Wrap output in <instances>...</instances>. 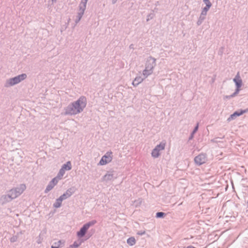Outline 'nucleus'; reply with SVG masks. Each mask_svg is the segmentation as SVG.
Segmentation results:
<instances>
[{"label":"nucleus","instance_id":"obj_1","mask_svg":"<svg viewBox=\"0 0 248 248\" xmlns=\"http://www.w3.org/2000/svg\"><path fill=\"white\" fill-rule=\"evenodd\" d=\"M87 105V99L84 96H80L77 100L70 103L65 107L64 115H76L82 112Z\"/></svg>","mask_w":248,"mask_h":248},{"label":"nucleus","instance_id":"obj_2","mask_svg":"<svg viewBox=\"0 0 248 248\" xmlns=\"http://www.w3.org/2000/svg\"><path fill=\"white\" fill-rule=\"evenodd\" d=\"M156 65V59L152 56L147 58L145 64V69L142 71V75L147 78L152 74L154 69Z\"/></svg>","mask_w":248,"mask_h":248},{"label":"nucleus","instance_id":"obj_3","mask_svg":"<svg viewBox=\"0 0 248 248\" xmlns=\"http://www.w3.org/2000/svg\"><path fill=\"white\" fill-rule=\"evenodd\" d=\"M27 75L24 73L14 78L7 79L5 81L4 86L6 88L13 86L25 79L27 78Z\"/></svg>","mask_w":248,"mask_h":248},{"label":"nucleus","instance_id":"obj_4","mask_svg":"<svg viewBox=\"0 0 248 248\" xmlns=\"http://www.w3.org/2000/svg\"><path fill=\"white\" fill-rule=\"evenodd\" d=\"M26 186L24 184H20L19 186L10 189L8 192L13 200L19 196L26 189Z\"/></svg>","mask_w":248,"mask_h":248},{"label":"nucleus","instance_id":"obj_5","mask_svg":"<svg viewBox=\"0 0 248 248\" xmlns=\"http://www.w3.org/2000/svg\"><path fill=\"white\" fill-rule=\"evenodd\" d=\"M96 223V221L95 220H93L91 221H89L86 224H85L80 229L79 231L77 232V235L79 237H83L88 229L90 226H93Z\"/></svg>","mask_w":248,"mask_h":248},{"label":"nucleus","instance_id":"obj_6","mask_svg":"<svg viewBox=\"0 0 248 248\" xmlns=\"http://www.w3.org/2000/svg\"><path fill=\"white\" fill-rule=\"evenodd\" d=\"M112 152L111 151H108L102 157L98 164L100 165H105L110 163L112 161Z\"/></svg>","mask_w":248,"mask_h":248},{"label":"nucleus","instance_id":"obj_7","mask_svg":"<svg viewBox=\"0 0 248 248\" xmlns=\"http://www.w3.org/2000/svg\"><path fill=\"white\" fill-rule=\"evenodd\" d=\"M165 143L163 142L160 143L157 145L155 148L152 150L151 153L152 156L154 158H157L160 155V152L165 149Z\"/></svg>","mask_w":248,"mask_h":248},{"label":"nucleus","instance_id":"obj_8","mask_svg":"<svg viewBox=\"0 0 248 248\" xmlns=\"http://www.w3.org/2000/svg\"><path fill=\"white\" fill-rule=\"evenodd\" d=\"M207 161V156L205 154L201 153L196 156L194 158L195 164L198 166H200L206 162Z\"/></svg>","mask_w":248,"mask_h":248},{"label":"nucleus","instance_id":"obj_9","mask_svg":"<svg viewBox=\"0 0 248 248\" xmlns=\"http://www.w3.org/2000/svg\"><path fill=\"white\" fill-rule=\"evenodd\" d=\"M248 112V108L245 109H239L235 111L233 114H231L230 117L228 118V121H231L232 120L235 119L237 117L243 114L244 113Z\"/></svg>","mask_w":248,"mask_h":248},{"label":"nucleus","instance_id":"obj_10","mask_svg":"<svg viewBox=\"0 0 248 248\" xmlns=\"http://www.w3.org/2000/svg\"><path fill=\"white\" fill-rule=\"evenodd\" d=\"M58 182V179L57 177H55L52 179L51 181L49 182L47 186H46V188L45 190V193H47L49 191L51 190L57 184Z\"/></svg>","mask_w":248,"mask_h":248},{"label":"nucleus","instance_id":"obj_11","mask_svg":"<svg viewBox=\"0 0 248 248\" xmlns=\"http://www.w3.org/2000/svg\"><path fill=\"white\" fill-rule=\"evenodd\" d=\"M76 189L74 187L68 188L65 192H64L60 197L63 200H66L70 197L75 192Z\"/></svg>","mask_w":248,"mask_h":248},{"label":"nucleus","instance_id":"obj_12","mask_svg":"<svg viewBox=\"0 0 248 248\" xmlns=\"http://www.w3.org/2000/svg\"><path fill=\"white\" fill-rule=\"evenodd\" d=\"M13 199L11 197V196L8 192H7V194L5 195H3L0 198V203L1 204H4L7 202H9L12 201Z\"/></svg>","mask_w":248,"mask_h":248},{"label":"nucleus","instance_id":"obj_13","mask_svg":"<svg viewBox=\"0 0 248 248\" xmlns=\"http://www.w3.org/2000/svg\"><path fill=\"white\" fill-rule=\"evenodd\" d=\"M114 174L113 171H108L107 173L102 177V181L108 182L113 180Z\"/></svg>","mask_w":248,"mask_h":248},{"label":"nucleus","instance_id":"obj_14","mask_svg":"<svg viewBox=\"0 0 248 248\" xmlns=\"http://www.w3.org/2000/svg\"><path fill=\"white\" fill-rule=\"evenodd\" d=\"M233 82L235 83L236 87L240 88L242 85V80L238 73L235 78L233 79Z\"/></svg>","mask_w":248,"mask_h":248},{"label":"nucleus","instance_id":"obj_15","mask_svg":"<svg viewBox=\"0 0 248 248\" xmlns=\"http://www.w3.org/2000/svg\"><path fill=\"white\" fill-rule=\"evenodd\" d=\"M145 78H142L141 76H137L133 81L132 84L134 87H137L141 83Z\"/></svg>","mask_w":248,"mask_h":248},{"label":"nucleus","instance_id":"obj_16","mask_svg":"<svg viewBox=\"0 0 248 248\" xmlns=\"http://www.w3.org/2000/svg\"><path fill=\"white\" fill-rule=\"evenodd\" d=\"M78 8V15L77 17H79V19H81L83 15H84L86 7H84L79 5Z\"/></svg>","mask_w":248,"mask_h":248},{"label":"nucleus","instance_id":"obj_17","mask_svg":"<svg viewBox=\"0 0 248 248\" xmlns=\"http://www.w3.org/2000/svg\"><path fill=\"white\" fill-rule=\"evenodd\" d=\"M62 201L63 200L61 197L57 199L55 202L53 203V207L56 208H60L62 206Z\"/></svg>","mask_w":248,"mask_h":248},{"label":"nucleus","instance_id":"obj_18","mask_svg":"<svg viewBox=\"0 0 248 248\" xmlns=\"http://www.w3.org/2000/svg\"><path fill=\"white\" fill-rule=\"evenodd\" d=\"M62 168L65 170H69L72 169V165L70 161H67L65 164L62 165Z\"/></svg>","mask_w":248,"mask_h":248},{"label":"nucleus","instance_id":"obj_19","mask_svg":"<svg viewBox=\"0 0 248 248\" xmlns=\"http://www.w3.org/2000/svg\"><path fill=\"white\" fill-rule=\"evenodd\" d=\"M240 91V88H238L237 87H236L235 92L232 94L230 95H226L224 97V98L230 99L231 98H232V97H234L235 96H236L239 93Z\"/></svg>","mask_w":248,"mask_h":248},{"label":"nucleus","instance_id":"obj_20","mask_svg":"<svg viewBox=\"0 0 248 248\" xmlns=\"http://www.w3.org/2000/svg\"><path fill=\"white\" fill-rule=\"evenodd\" d=\"M127 243L131 246L134 245L136 244L135 238L134 237H129L127 240Z\"/></svg>","mask_w":248,"mask_h":248},{"label":"nucleus","instance_id":"obj_21","mask_svg":"<svg viewBox=\"0 0 248 248\" xmlns=\"http://www.w3.org/2000/svg\"><path fill=\"white\" fill-rule=\"evenodd\" d=\"M65 170H63L62 168L60 170L59 172L56 177L58 179H60L61 177H62L65 173Z\"/></svg>","mask_w":248,"mask_h":248},{"label":"nucleus","instance_id":"obj_22","mask_svg":"<svg viewBox=\"0 0 248 248\" xmlns=\"http://www.w3.org/2000/svg\"><path fill=\"white\" fill-rule=\"evenodd\" d=\"M62 243V241L59 240L57 242H55L51 246V248H59Z\"/></svg>","mask_w":248,"mask_h":248},{"label":"nucleus","instance_id":"obj_23","mask_svg":"<svg viewBox=\"0 0 248 248\" xmlns=\"http://www.w3.org/2000/svg\"><path fill=\"white\" fill-rule=\"evenodd\" d=\"M211 7L205 6L202 9L201 13H202L203 15L204 14L207 15L208 11H209Z\"/></svg>","mask_w":248,"mask_h":248},{"label":"nucleus","instance_id":"obj_24","mask_svg":"<svg viewBox=\"0 0 248 248\" xmlns=\"http://www.w3.org/2000/svg\"><path fill=\"white\" fill-rule=\"evenodd\" d=\"M165 215V213L162 212H157L156 214V217L157 218H161L163 217Z\"/></svg>","mask_w":248,"mask_h":248},{"label":"nucleus","instance_id":"obj_25","mask_svg":"<svg viewBox=\"0 0 248 248\" xmlns=\"http://www.w3.org/2000/svg\"><path fill=\"white\" fill-rule=\"evenodd\" d=\"M88 0H81L79 5L84 7H86V4Z\"/></svg>","mask_w":248,"mask_h":248},{"label":"nucleus","instance_id":"obj_26","mask_svg":"<svg viewBox=\"0 0 248 248\" xmlns=\"http://www.w3.org/2000/svg\"><path fill=\"white\" fill-rule=\"evenodd\" d=\"M203 2L205 4V6L211 7L212 4L210 0H203Z\"/></svg>","mask_w":248,"mask_h":248},{"label":"nucleus","instance_id":"obj_27","mask_svg":"<svg viewBox=\"0 0 248 248\" xmlns=\"http://www.w3.org/2000/svg\"><path fill=\"white\" fill-rule=\"evenodd\" d=\"M207 15L206 14H202V13H201L200 16L198 19L202 20V21H203V20L205 19L206 16Z\"/></svg>","mask_w":248,"mask_h":248},{"label":"nucleus","instance_id":"obj_28","mask_svg":"<svg viewBox=\"0 0 248 248\" xmlns=\"http://www.w3.org/2000/svg\"><path fill=\"white\" fill-rule=\"evenodd\" d=\"M154 16V14H150L147 16L146 21H149L150 19H152Z\"/></svg>","mask_w":248,"mask_h":248},{"label":"nucleus","instance_id":"obj_29","mask_svg":"<svg viewBox=\"0 0 248 248\" xmlns=\"http://www.w3.org/2000/svg\"><path fill=\"white\" fill-rule=\"evenodd\" d=\"M80 243L75 241L72 244V246L74 247V248H77L80 246Z\"/></svg>","mask_w":248,"mask_h":248},{"label":"nucleus","instance_id":"obj_30","mask_svg":"<svg viewBox=\"0 0 248 248\" xmlns=\"http://www.w3.org/2000/svg\"><path fill=\"white\" fill-rule=\"evenodd\" d=\"M17 240V237L16 236H13L10 238V241L12 243L15 242Z\"/></svg>","mask_w":248,"mask_h":248},{"label":"nucleus","instance_id":"obj_31","mask_svg":"<svg viewBox=\"0 0 248 248\" xmlns=\"http://www.w3.org/2000/svg\"><path fill=\"white\" fill-rule=\"evenodd\" d=\"M145 233V232L144 231H140L137 232V234L139 235H142Z\"/></svg>","mask_w":248,"mask_h":248},{"label":"nucleus","instance_id":"obj_32","mask_svg":"<svg viewBox=\"0 0 248 248\" xmlns=\"http://www.w3.org/2000/svg\"><path fill=\"white\" fill-rule=\"evenodd\" d=\"M198 124H197V126L194 128L192 134H194L198 130Z\"/></svg>","mask_w":248,"mask_h":248},{"label":"nucleus","instance_id":"obj_33","mask_svg":"<svg viewBox=\"0 0 248 248\" xmlns=\"http://www.w3.org/2000/svg\"><path fill=\"white\" fill-rule=\"evenodd\" d=\"M203 21H202V20H200L199 19H198L197 20V25L198 26H200L202 24V23Z\"/></svg>","mask_w":248,"mask_h":248},{"label":"nucleus","instance_id":"obj_34","mask_svg":"<svg viewBox=\"0 0 248 248\" xmlns=\"http://www.w3.org/2000/svg\"><path fill=\"white\" fill-rule=\"evenodd\" d=\"M80 19H79V17H77L75 20L76 23H78L80 20Z\"/></svg>","mask_w":248,"mask_h":248},{"label":"nucleus","instance_id":"obj_35","mask_svg":"<svg viewBox=\"0 0 248 248\" xmlns=\"http://www.w3.org/2000/svg\"><path fill=\"white\" fill-rule=\"evenodd\" d=\"M117 0H111V1H112V4H115V3H116Z\"/></svg>","mask_w":248,"mask_h":248},{"label":"nucleus","instance_id":"obj_36","mask_svg":"<svg viewBox=\"0 0 248 248\" xmlns=\"http://www.w3.org/2000/svg\"><path fill=\"white\" fill-rule=\"evenodd\" d=\"M193 135L192 134H191V136H190V137L189 138V140H190L191 139H192L193 138Z\"/></svg>","mask_w":248,"mask_h":248},{"label":"nucleus","instance_id":"obj_37","mask_svg":"<svg viewBox=\"0 0 248 248\" xmlns=\"http://www.w3.org/2000/svg\"><path fill=\"white\" fill-rule=\"evenodd\" d=\"M129 48H133V44L130 45V46H129Z\"/></svg>","mask_w":248,"mask_h":248},{"label":"nucleus","instance_id":"obj_38","mask_svg":"<svg viewBox=\"0 0 248 248\" xmlns=\"http://www.w3.org/2000/svg\"><path fill=\"white\" fill-rule=\"evenodd\" d=\"M51 1H52V2L53 3H55L56 2L57 0H51Z\"/></svg>","mask_w":248,"mask_h":248},{"label":"nucleus","instance_id":"obj_39","mask_svg":"<svg viewBox=\"0 0 248 248\" xmlns=\"http://www.w3.org/2000/svg\"><path fill=\"white\" fill-rule=\"evenodd\" d=\"M247 204L248 207V201H247Z\"/></svg>","mask_w":248,"mask_h":248}]
</instances>
